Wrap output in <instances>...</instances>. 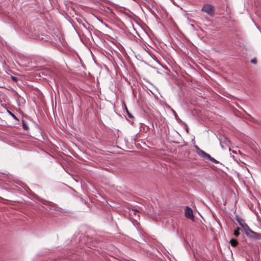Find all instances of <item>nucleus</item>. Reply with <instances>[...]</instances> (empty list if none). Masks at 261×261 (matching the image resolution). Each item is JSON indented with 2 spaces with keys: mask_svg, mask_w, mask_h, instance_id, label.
Instances as JSON below:
<instances>
[{
  "mask_svg": "<svg viewBox=\"0 0 261 261\" xmlns=\"http://www.w3.org/2000/svg\"><path fill=\"white\" fill-rule=\"evenodd\" d=\"M196 149L197 153L201 158L210 160V161L215 163H219V161L215 159L214 158L212 157L209 154L203 151V150L199 148L197 146L195 147Z\"/></svg>",
  "mask_w": 261,
  "mask_h": 261,
  "instance_id": "f257e3e1",
  "label": "nucleus"
},
{
  "mask_svg": "<svg viewBox=\"0 0 261 261\" xmlns=\"http://www.w3.org/2000/svg\"><path fill=\"white\" fill-rule=\"evenodd\" d=\"M127 114L129 118L133 117V116L131 115V114L128 112V111H127Z\"/></svg>",
  "mask_w": 261,
  "mask_h": 261,
  "instance_id": "ddd939ff",
  "label": "nucleus"
},
{
  "mask_svg": "<svg viewBox=\"0 0 261 261\" xmlns=\"http://www.w3.org/2000/svg\"><path fill=\"white\" fill-rule=\"evenodd\" d=\"M220 145H221V147H222V148H224V146H223V145L222 144V143H221V141H220Z\"/></svg>",
  "mask_w": 261,
  "mask_h": 261,
  "instance_id": "dca6fc26",
  "label": "nucleus"
},
{
  "mask_svg": "<svg viewBox=\"0 0 261 261\" xmlns=\"http://www.w3.org/2000/svg\"><path fill=\"white\" fill-rule=\"evenodd\" d=\"M186 130H187V132H188V127H187V128H186Z\"/></svg>",
  "mask_w": 261,
  "mask_h": 261,
  "instance_id": "a211bd4d",
  "label": "nucleus"
},
{
  "mask_svg": "<svg viewBox=\"0 0 261 261\" xmlns=\"http://www.w3.org/2000/svg\"><path fill=\"white\" fill-rule=\"evenodd\" d=\"M245 234L248 238L253 240H260L261 239V234L256 232L253 231L250 229L249 227L244 231Z\"/></svg>",
  "mask_w": 261,
  "mask_h": 261,
  "instance_id": "7ed1b4c3",
  "label": "nucleus"
},
{
  "mask_svg": "<svg viewBox=\"0 0 261 261\" xmlns=\"http://www.w3.org/2000/svg\"><path fill=\"white\" fill-rule=\"evenodd\" d=\"M201 11L205 13L210 17H213L215 14V7L210 4H205L201 8Z\"/></svg>",
  "mask_w": 261,
  "mask_h": 261,
  "instance_id": "f03ea898",
  "label": "nucleus"
},
{
  "mask_svg": "<svg viewBox=\"0 0 261 261\" xmlns=\"http://www.w3.org/2000/svg\"><path fill=\"white\" fill-rule=\"evenodd\" d=\"M185 215L186 217L191 218L193 217V214L192 210L189 206H186L185 210Z\"/></svg>",
  "mask_w": 261,
  "mask_h": 261,
  "instance_id": "39448f33",
  "label": "nucleus"
},
{
  "mask_svg": "<svg viewBox=\"0 0 261 261\" xmlns=\"http://www.w3.org/2000/svg\"><path fill=\"white\" fill-rule=\"evenodd\" d=\"M230 243L232 246L236 247L238 245V242L237 241V240L234 239H232L230 241Z\"/></svg>",
  "mask_w": 261,
  "mask_h": 261,
  "instance_id": "423d86ee",
  "label": "nucleus"
},
{
  "mask_svg": "<svg viewBox=\"0 0 261 261\" xmlns=\"http://www.w3.org/2000/svg\"><path fill=\"white\" fill-rule=\"evenodd\" d=\"M172 112H173V113H174V115H175V117H176L177 116V115L176 114L175 112L173 109L172 110Z\"/></svg>",
  "mask_w": 261,
  "mask_h": 261,
  "instance_id": "2eb2a0df",
  "label": "nucleus"
},
{
  "mask_svg": "<svg viewBox=\"0 0 261 261\" xmlns=\"http://www.w3.org/2000/svg\"><path fill=\"white\" fill-rule=\"evenodd\" d=\"M8 112H9V114H10L12 116V117H13L14 119H16V120H17V117H16V116H15L14 114H13L12 112H10V111H8Z\"/></svg>",
  "mask_w": 261,
  "mask_h": 261,
  "instance_id": "1a4fd4ad",
  "label": "nucleus"
},
{
  "mask_svg": "<svg viewBox=\"0 0 261 261\" xmlns=\"http://www.w3.org/2000/svg\"><path fill=\"white\" fill-rule=\"evenodd\" d=\"M12 78H13V80H16V78H15V77H13Z\"/></svg>",
  "mask_w": 261,
  "mask_h": 261,
  "instance_id": "f3484780",
  "label": "nucleus"
},
{
  "mask_svg": "<svg viewBox=\"0 0 261 261\" xmlns=\"http://www.w3.org/2000/svg\"><path fill=\"white\" fill-rule=\"evenodd\" d=\"M22 124H23V127L24 128V129H28L27 125V124L24 123V121H23V120H22Z\"/></svg>",
  "mask_w": 261,
  "mask_h": 261,
  "instance_id": "9d476101",
  "label": "nucleus"
},
{
  "mask_svg": "<svg viewBox=\"0 0 261 261\" xmlns=\"http://www.w3.org/2000/svg\"><path fill=\"white\" fill-rule=\"evenodd\" d=\"M136 212H138V211L136 209H132L129 210V214L131 215H135Z\"/></svg>",
  "mask_w": 261,
  "mask_h": 261,
  "instance_id": "6e6552de",
  "label": "nucleus"
},
{
  "mask_svg": "<svg viewBox=\"0 0 261 261\" xmlns=\"http://www.w3.org/2000/svg\"><path fill=\"white\" fill-rule=\"evenodd\" d=\"M172 112H173V113H174V115H175V117H176L177 116V115L176 114L175 112L173 109L172 110Z\"/></svg>",
  "mask_w": 261,
  "mask_h": 261,
  "instance_id": "4468645a",
  "label": "nucleus"
},
{
  "mask_svg": "<svg viewBox=\"0 0 261 261\" xmlns=\"http://www.w3.org/2000/svg\"><path fill=\"white\" fill-rule=\"evenodd\" d=\"M251 62L253 64H256V60L255 59H252L251 60Z\"/></svg>",
  "mask_w": 261,
  "mask_h": 261,
  "instance_id": "9b49d317",
  "label": "nucleus"
},
{
  "mask_svg": "<svg viewBox=\"0 0 261 261\" xmlns=\"http://www.w3.org/2000/svg\"><path fill=\"white\" fill-rule=\"evenodd\" d=\"M239 229L240 228L238 227L237 229L234 231L233 234L237 237L240 234Z\"/></svg>",
  "mask_w": 261,
  "mask_h": 261,
  "instance_id": "0eeeda50",
  "label": "nucleus"
},
{
  "mask_svg": "<svg viewBox=\"0 0 261 261\" xmlns=\"http://www.w3.org/2000/svg\"><path fill=\"white\" fill-rule=\"evenodd\" d=\"M236 220L239 223V225L242 227L244 231H245V230L248 229V228L249 227L248 225L246 223H245L244 222V221L240 217H237L236 218Z\"/></svg>",
  "mask_w": 261,
  "mask_h": 261,
  "instance_id": "20e7f679",
  "label": "nucleus"
},
{
  "mask_svg": "<svg viewBox=\"0 0 261 261\" xmlns=\"http://www.w3.org/2000/svg\"><path fill=\"white\" fill-rule=\"evenodd\" d=\"M252 121L254 123H257V120L255 119L254 118H252Z\"/></svg>",
  "mask_w": 261,
  "mask_h": 261,
  "instance_id": "f8f14e48",
  "label": "nucleus"
}]
</instances>
